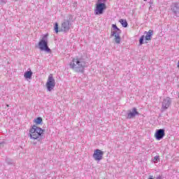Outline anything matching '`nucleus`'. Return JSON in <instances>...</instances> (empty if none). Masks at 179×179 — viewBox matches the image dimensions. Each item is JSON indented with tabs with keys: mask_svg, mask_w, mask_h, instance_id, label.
<instances>
[{
	"mask_svg": "<svg viewBox=\"0 0 179 179\" xmlns=\"http://www.w3.org/2000/svg\"><path fill=\"white\" fill-rule=\"evenodd\" d=\"M70 67L75 71V72L83 73L85 68H86V62L82 58H74L70 62Z\"/></svg>",
	"mask_w": 179,
	"mask_h": 179,
	"instance_id": "f257e3e1",
	"label": "nucleus"
},
{
	"mask_svg": "<svg viewBox=\"0 0 179 179\" xmlns=\"http://www.w3.org/2000/svg\"><path fill=\"white\" fill-rule=\"evenodd\" d=\"M29 135L30 139H33V141H37L38 142H40L41 141H43L44 130L36 125H34L30 129Z\"/></svg>",
	"mask_w": 179,
	"mask_h": 179,
	"instance_id": "f03ea898",
	"label": "nucleus"
},
{
	"mask_svg": "<svg viewBox=\"0 0 179 179\" xmlns=\"http://www.w3.org/2000/svg\"><path fill=\"white\" fill-rule=\"evenodd\" d=\"M48 35H43L41 40L38 42V47L41 51H45L46 52L51 53V49L48 47Z\"/></svg>",
	"mask_w": 179,
	"mask_h": 179,
	"instance_id": "7ed1b4c3",
	"label": "nucleus"
},
{
	"mask_svg": "<svg viewBox=\"0 0 179 179\" xmlns=\"http://www.w3.org/2000/svg\"><path fill=\"white\" fill-rule=\"evenodd\" d=\"M112 27L113 30H111L110 37H115V42L116 44H120L121 36H120V34H121V29H119L115 24H113Z\"/></svg>",
	"mask_w": 179,
	"mask_h": 179,
	"instance_id": "20e7f679",
	"label": "nucleus"
},
{
	"mask_svg": "<svg viewBox=\"0 0 179 179\" xmlns=\"http://www.w3.org/2000/svg\"><path fill=\"white\" fill-rule=\"evenodd\" d=\"M106 8V3H97L94 9V15H103Z\"/></svg>",
	"mask_w": 179,
	"mask_h": 179,
	"instance_id": "39448f33",
	"label": "nucleus"
},
{
	"mask_svg": "<svg viewBox=\"0 0 179 179\" xmlns=\"http://www.w3.org/2000/svg\"><path fill=\"white\" fill-rule=\"evenodd\" d=\"M46 87L48 92H51L55 87V79H54L52 74H50L48 76Z\"/></svg>",
	"mask_w": 179,
	"mask_h": 179,
	"instance_id": "423d86ee",
	"label": "nucleus"
},
{
	"mask_svg": "<svg viewBox=\"0 0 179 179\" xmlns=\"http://www.w3.org/2000/svg\"><path fill=\"white\" fill-rule=\"evenodd\" d=\"M103 156H104V152L99 149H96L94 150L92 157L96 162H100V160H102Z\"/></svg>",
	"mask_w": 179,
	"mask_h": 179,
	"instance_id": "0eeeda50",
	"label": "nucleus"
},
{
	"mask_svg": "<svg viewBox=\"0 0 179 179\" xmlns=\"http://www.w3.org/2000/svg\"><path fill=\"white\" fill-rule=\"evenodd\" d=\"M171 104V98L166 96L162 101V110H167Z\"/></svg>",
	"mask_w": 179,
	"mask_h": 179,
	"instance_id": "6e6552de",
	"label": "nucleus"
},
{
	"mask_svg": "<svg viewBox=\"0 0 179 179\" xmlns=\"http://www.w3.org/2000/svg\"><path fill=\"white\" fill-rule=\"evenodd\" d=\"M71 29V23L69 20H65L61 25V31H64L65 33L68 32Z\"/></svg>",
	"mask_w": 179,
	"mask_h": 179,
	"instance_id": "1a4fd4ad",
	"label": "nucleus"
},
{
	"mask_svg": "<svg viewBox=\"0 0 179 179\" xmlns=\"http://www.w3.org/2000/svg\"><path fill=\"white\" fill-rule=\"evenodd\" d=\"M165 135L166 133L164 132V129H159L156 131L155 137L157 139V141H161V139H163V138H164Z\"/></svg>",
	"mask_w": 179,
	"mask_h": 179,
	"instance_id": "9d476101",
	"label": "nucleus"
},
{
	"mask_svg": "<svg viewBox=\"0 0 179 179\" xmlns=\"http://www.w3.org/2000/svg\"><path fill=\"white\" fill-rule=\"evenodd\" d=\"M171 10L175 16L179 17V6L178 3H173L171 4Z\"/></svg>",
	"mask_w": 179,
	"mask_h": 179,
	"instance_id": "9b49d317",
	"label": "nucleus"
},
{
	"mask_svg": "<svg viewBox=\"0 0 179 179\" xmlns=\"http://www.w3.org/2000/svg\"><path fill=\"white\" fill-rule=\"evenodd\" d=\"M136 115H139V112L137 110L136 108H133L132 110L127 114V118L131 120L136 117Z\"/></svg>",
	"mask_w": 179,
	"mask_h": 179,
	"instance_id": "f8f14e48",
	"label": "nucleus"
},
{
	"mask_svg": "<svg viewBox=\"0 0 179 179\" xmlns=\"http://www.w3.org/2000/svg\"><path fill=\"white\" fill-rule=\"evenodd\" d=\"M146 36H145V40L147 41H149V40H152V36H153V31L150 29L148 32L145 31Z\"/></svg>",
	"mask_w": 179,
	"mask_h": 179,
	"instance_id": "ddd939ff",
	"label": "nucleus"
},
{
	"mask_svg": "<svg viewBox=\"0 0 179 179\" xmlns=\"http://www.w3.org/2000/svg\"><path fill=\"white\" fill-rule=\"evenodd\" d=\"M25 79H31V76H33V72L31 71H27L24 74Z\"/></svg>",
	"mask_w": 179,
	"mask_h": 179,
	"instance_id": "4468645a",
	"label": "nucleus"
},
{
	"mask_svg": "<svg viewBox=\"0 0 179 179\" xmlns=\"http://www.w3.org/2000/svg\"><path fill=\"white\" fill-rule=\"evenodd\" d=\"M120 22L121 23L122 27H128V22H127V20L121 19Z\"/></svg>",
	"mask_w": 179,
	"mask_h": 179,
	"instance_id": "2eb2a0df",
	"label": "nucleus"
},
{
	"mask_svg": "<svg viewBox=\"0 0 179 179\" xmlns=\"http://www.w3.org/2000/svg\"><path fill=\"white\" fill-rule=\"evenodd\" d=\"M152 162L155 164L159 163V162H160V157L159 155L154 157V158L152 159Z\"/></svg>",
	"mask_w": 179,
	"mask_h": 179,
	"instance_id": "dca6fc26",
	"label": "nucleus"
},
{
	"mask_svg": "<svg viewBox=\"0 0 179 179\" xmlns=\"http://www.w3.org/2000/svg\"><path fill=\"white\" fill-rule=\"evenodd\" d=\"M34 122L36 123L37 124H40L43 122V119L41 117H37L35 119Z\"/></svg>",
	"mask_w": 179,
	"mask_h": 179,
	"instance_id": "f3484780",
	"label": "nucleus"
},
{
	"mask_svg": "<svg viewBox=\"0 0 179 179\" xmlns=\"http://www.w3.org/2000/svg\"><path fill=\"white\" fill-rule=\"evenodd\" d=\"M145 38V36H142L141 38H140V40H139V44L140 45H142V44H143V40Z\"/></svg>",
	"mask_w": 179,
	"mask_h": 179,
	"instance_id": "a211bd4d",
	"label": "nucleus"
},
{
	"mask_svg": "<svg viewBox=\"0 0 179 179\" xmlns=\"http://www.w3.org/2000/svg\"><path fill=\"white\" fill-rule=\"evenodd\" d=\"M54 29H55V33H58V29H59L58 22H56V23L55 24Z\"/></svg>",
	"mask_w": 179,
	"mask_h": 179,
	"instance_id": "6ab92c4d",
	"label": "nucleus"
},
{
	"mask_svg": "<svg viewBox=\"0 0 179 179\" xmlns=\"http://www.w3.org/2000/svg\"><path fill=\"white\" fill-rule=\"evenodd\" d=\"M107 0H98V3H105Z\"/></svg>",
	"mask_w": 179,
	"mask_h": 179,
	"instance_id": "aec40b11",
	"label": "nucleus"
},
{
	"mask_svg": "<svg viewBox=\"0 0 179 179\" xmlns=\"http://www.w3.org/2000/svg\"><path fill=\"white\" fill-rule=\"evenodd\" d=\"M157 179H162V177L158 176V177H157Z\"/></svg>",
	"mask_w": 179,
	"mask_h": 179,
	"instance_id": "412c9836",
	"label": "nucleus"
},
{
	"mask_svg": "<svg viewBox=\"0 0 179 179\" xmlns=\"http://www.w3.org/2000/svg\"><path fill=\"white\" fill-rule=\"evenodd\" d=\"M178 68H179V60L178 62Z\"/></svg>",
	"mask_w": 179,
	"mask_h": 179,
	"instance_id": "4be33fe9",
	"label": "nucleus"
},
{
	"mask_svg": "<svg viewBox=\"0 0 179 179\" xmlns=\"http://www.w3.org/2000/svg\"><path fill=\"white\" fill-rule=\"evenodd\" d=\"M149 179H153V176H151Z\"/></svg>",
	"mask_w": 179,
	"mask_h": 179,
	"instance_id": "5701e85b",
	"label": "nucleus"
},
{
	"mask_svg": "<svg viewBox=\"0 0 179 179\" xmlns=\"http://www.w3.org/2000/svg\"><path fill=\"white\" fill-rule=\"evenodd\" d=\"M34 143V145H36L37 143L35 142V143Z\"/></svg>",
	"mask_w": 179,
	"mask_h": 179,
	"instance_id": "b1692460",
	"label": "nucleus"
},
{
	"mask_svg": "<svg viewBox=\"0 0 179 179\" xmlns=\"http://www.w3.org/2000/svg\"><path fill=\"white\" fill-rule=\"evenodd\" d=\"M144 1H148V0H144Z\"/></svg>",
	"mask_w": 179,
	"mask_h": 179,
	"instance_id": "393cba45",
	"label": "nucleus"
}]
</instances>
